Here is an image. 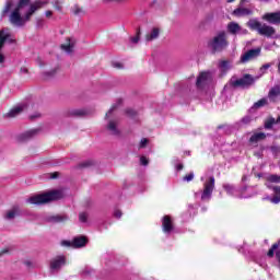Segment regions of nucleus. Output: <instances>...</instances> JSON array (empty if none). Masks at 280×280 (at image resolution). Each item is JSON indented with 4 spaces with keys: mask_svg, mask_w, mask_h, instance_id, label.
Masks as SVG:
<instances>
[{
    "mask_svg": "<svg viewBox=\"0 0 280 280\" xmlns=\"http://www.w3.org/2000/svg\"><path fill=\"white\" fill-rule=\"evenodd\" d=\"M47 5V1L36 0H18L16 2L9 0L5 2L1 16L9 14V23L14 27H24L32 21V16Z\"/></svg>",
    "mask_w": 280,
    "mask_h": 280,
    "instance_id": "obj_1",
    "label": "nucleus"
},
{
    "mask_svg": "<svg viewBox=\"0 0 280 280\" xmlns=\"http://www.w3.org/2000/svg\"><path fill=\"white\" fill-rule=\"evenodd\" d=\"M62 198H65V192H62V190H50L43 194L34 195L26 199V202L28 205H48V202L62 200Z\"/></svg>",
    "mask_w": 280,
    "mask_h": 280,
    "instance_id": "obj_2",
    "label": "nucleus"
},
{
    "mask_svg": "<svg viewBox=\"0 0 280 280\" xmlns=\"http://www.w3.org/2000/svg\"><path fill=\"white\" fill-rule=\"evenodd\" d=\"M115 110H117V105H113L105 115L107 121L105 128L112 137H121V130L119 129V120L115 118Z\"/></svg>",
    "mask_w": 280,
    "mask_h": 280,
    "instance_id": "obj_3",
    "label": "nucleus"
},
{
    "mask_svg": "<svg viewBox=\"0 0 280 280\" xmlns=\"http://www.w3.org/2000/svg\"><path fill=\"white\" fill-rule=\"evenodd\" d=\"M258 178H264L266 180L265 185L268 187V189H273V192L276 196L273 198L267 197L264 198V200H270L273 205H279L280 202V186H272V183H280V176L279 175H256Z\"/></svg>",
    "mask_w": 280,
    "mask_h": 280,
    "instance_id": "obj_4",
    "label": "nucleus"
},
{
    "mask_svg": "<svg viewBox=\"0 0 280 280\" xmlns=\"http://www.w3.org/2000/svg\"><path fill=\"white\" fill-rule=\"evenodd\" d=\"M208 47L209 49H211V51H213V54L226 49V47H229V42H226V33L221 32L212 39H210L208 43Z\"/></svg>",
    "mask_w": 280,
    "mask_h": 280,
    "instance_id": "obj_5",
    "label": "nucleus"
},
{
    "mask_svg": "<svg viewBox=\"0 0 280 280\" xmlns=\"http://www.w3.org/2000/svg\"><path fill=\"white\" fill-rule=\"evenodd\" d=\"M215 189V177L211 176L203 183V190L201 192V200L209 201Z\"/></svg>",
    "mask_w": 280,
    "mask_h": 280,
    "instance_id": "obj_6",
    "label": "nucleus"
},
{
    "mask_svg": "<svg viewBox=\"0 0 280 280\" xmlns=\"http://www.w3.org/2000/svg\"><path fill=\"white\" fill-rule=\"evenodd\" d=\"M255 78H253L250 74H245L241 79H232L231 84L232 86H241L242 89H247V86H252V84H255Z\"/></svg>",
    "mask_w": 280,
    "mask_h": 280,
    "instance_id": "obj_7",
    "label": "nucleus"
},
{
    "mask_svg": "<svg viewBox=\"0 0 280 280\" xmlns=\"http://www.w3.org/2000/svg\"><path fill=\"white\" fill-rule=\"evenodd\" d=\"M5 40L12 43V35L10 34V28H3L0 31V51L3 49V45H5ZM5 61V57L0 52V65Z\"/></svg>",
    "mask_w": 280,
    "mask_h": 280,
    "instance_id": "obj_8",
    "label": "nucleus"
},
{
    "mask_svg": "<svg viewBox=\"0 0 280 280\" xmlns=\"http://www.w3.org/2000/svg\"><path fill=\"white\" fill-rule=\"evenodd\" d=\"M211 72H201L197 78L196 86L197 89H206L211 84Z\"/></svg>",
    "mask_w": 280,
    "mask_h": 280,
    "instance_id": "obj_9",
    "label": "nucleus"
},
{
    "mask_svg": "<svg viewBox=\"0 0 280 280\" xmlns=\"http://www.w3.org/2000/svg\"><path fill=\"white\" fill-rule=\"evenodd\" d=\"M228 32L232 34L233 36H245V34H248V30L242 28L237 22H230L228 24Z\"/></svg>",
    "mask_w": 280,
    "mask_h": 280,
    "instance_id": "obj_10",
    "label": "nucleus"
},
{
    "mask_svg": "<svg viewBox=\"0 0 280 280\" xmlns=\"http://www.w3.org/2000/svg\"><path fill=\"white\" fill-rule=\"evenodd\" d=\"M63 266H67V257L65 256H57L50 261L51 272H58V270H60V268H62Z\"/></svg>",
    "mask_w": 280,
    "mask_h": 280,
    "instance_id": "obj_11",
    "label": "nucleus"
},
{
    "mask_svg": "<svg viewBox=\"0 0 280 280\" xmlns=\"http://www.w3.org/2000/svg\"><path fill=\"white\" fill-rule=\"evenodd\" d=\"M262 20L267 21V23H270L271 25H280V11L265 13L262 15Z\"/></svg>",
    "mask_w": 280,
    "mask_h": 280,
    "instance_id": "obj_12",
    "label": "nucleus"
},
{
    "mask_svg": "<svg viewBox=\"0 0 280 280\" xmlns=\"http://www.w3.org/2000/svg\"><path fill=\"white\" fill-rule=\"evenodd\" d=\"M258 34H260V36H266L267 38H275V34H277V31L275 30V27L268 24H262L258 31Z\"/></svg>",
    "mask_w": 280,
    "mask_h": 280,
    "instance_id": "obj_13",
    "label": "nucleus"
},
{
    "mask_svg": "<svg viewBox=\"0 0 280 280\" xmlns=\"http://www.w3.org/2000/svg\"><path fill=\"white\" fill-rule=\"evenodd\" d=\"M260 54L261 49L259 48L250 49L241 57V62H250V60H255V58L259 57Z\"/></svg>",
    "mask_w": 280,
    "mask_h": 280,
    "instance_id": "obj_14",
    "label": "nucleus"
},
{
    "mask_svg": "<svg viewBox=\"0 0 280 280\" xmlns=\"http://www.w3.org/2000/svg\"><path fill=\"white\" fill-rule=\"evenodd\" d=\"M67 117H89L91 110L84 108H72L66 113Z\"/></svg>",
    "mask_w": 280,
    "mask_h": 280,
    "instance_id": "obj_15",
    "label": "nucleus"
},
{
    "mask_svg": "<svg viewBox=\"0 0 280 280\" xmlns=\"http://www.w3.org/2000/svg\"><path fill=\"white\" fill-rule=\"evenodd\" d=\"M162 229L165 235H170L172 231H174V223L172 222V218L170 215H164L162 220Z\"/></svg>",
    "mask_w": 280,
    "mask_h": 280,
    "instance_id": "obj_16",
    "label": "nucleus"
},
{
    "mask_svg": "<svg viewBox=\"0 0 280 280\" xmlns=\"http://www.w3.org/2000/svg\"><path fill=\"white\" fill-rule=\"evenodd\" d=\"M75 38L68 37L66 42L61 45L62 51H66V54H73V50L75 49Z\"/></svg>",
    "mask_w": 280,
    "mask_h": 280,
    "instance_id": "obj_17",
    "label": "nucleus"
},
{
    "mask_svg": "<svg viewBox=\"0 0 280 280\" xmlns=\"http://www.w3.org/2000/svg\"><path fill=\"white\" fill-rule=\"evenodd\" d=\"M233 16H237L238 19L242 16H250L253 14V10L244 7H238L233 11Z\"/></svg>",
    "mask_w": 280,
    "mask_h": 280,
    "instance_id": "obj_18",
    "label": "nucleus"
},
{
    "mask_svg": "<svg viewBox=\"0 0 280 280\" xmlns=\"http://www.w3.org/2000/svg\"><path fill=\"white\" fill-rule=\"evenodd\" d=\"M68 220H69V215L67 214H55V215L48 217V222H52L54 224L67 222Z\"/></svg>",
    "mask_w": 280,
    "mask_h": 280,
    "instance_id": "obj_19",
    "label": "nucleus"
},
{
    "mask_svg": "<svg viewBox=\"0 0 280 280\" xmlns=\"http://www.w3.org/2000/svg\"><path fill=\"white\" fill-rule=\"evenodd\" d=\"M86 237L78 236L72 241V248H84L86 246Z\"/></svg>",
    "mask_w": 280,
    "mask_h": 280,
    "instance_id": "obj_20",
    "label": "nucleus"
},
{
    "mask_svg": "<svg viewBox=\"0 0 280 280\" xmlns=\"http://www.w3.org/2000/svg\"><path fill=\"white\" fill-rule=\"evenodd\" d=\"M25 108H27L25 104L18 105L14 108H12L7 115L8 117H16L18 115H21V113H23Z\"/></svg>",
    "mask_w": 280,
    "mask_h": 280,
    "instance_id": "obj_21",
    "label": "nucleus"
},
{
    "mask_svg": "<svg viewBox=\"0 0 280 280\" xmlns=\"http://www.w3.org/2000/svg\"><path fill=\"white\" fill-rule=\"evenodd\" d=\"M161 34V30L159 27H153L149 34L145 35V40L148 43L152 40H156L159 38V35Z\"/></svg>",
    "mask_w": 280,
    "mask_h": 280,
    "instance_id": "obj_22",
    "label": "nucleus"
},
{
    "mask_svg": "<svg viewBox=\"0 0 280 280\" xmlns=\"http://www.w3.org/2000/svg\"><path fill=\"white\" fill-rule=\"evenodd\" d=\"M16 215H21V210L19 207H13L11 210L7 211L4 218L5 220H14Z\"/></svg>",
    "mask_w": 280,
    "mask_h": 280,
    "instance_id": "obj_23",
    "label": "nucleus"
},
{
    "mask_svg": "<svg viewBox=\"0 0 280 280\" xmlns=\"http://www.w3.org/2000/svg\"><path fill=\"white\" fill-rule=\"evenodd\" d=\"M223 189L228 196H237V188L232 184H223Z\"/></svg>",
    "mask_w": 280,
    "mask_h": 280,
    "instance_id": "obj_24",
    "label": "nucleus"
},
{
    "mask_svg": "<svg viewBox=\"0 0 280 280\" xmlns=\"http://www.w3.org/2000/svg\"><path fill=\"white\" fill-rule=\"evenodd\" d=\"M268 97L271 102H277V97H280V88L276 86L269 91Z\"/></svg>",
    "mask_w": 280,
    "mask_h": 280,
    "instance_id": "obj_25",
    "label": "nucleus"
},
{
    "mask_svg": "<svg viewBox=\"0 0 280 280\" xmlns=\"http://www.w3.org/2000/svg\"><path fill=\"white\" fill-rule=\"evenodd\" d=\"M264 139H266V133H264V132H257V133H254V135L249 138V142H250V143H259V141H264Z\"/></svg>",
    "mask_w": 280,
    "mask_h": 280,
    "instance_id": "obj_26",
    "label": "nucleus"
},
{
    "mask_svg": "<svg viewBox=\"0 0 280 280\" xmlns=\"http://www.w3.org/2000/svg\"><path fill=\"white\" fill-rule=\"evenodd\" d=\"M247 25L250 30H255L256 32H259V30H261V22L257 21V20H249L247 22Z\"/></svg>",
    "mask_w": 280,
    "mask_h": 280,
    "instance_id": "obj_27",
    "label": "nucleus"
},
{
    "mask_svg": "<svg viewBox=\"0 0 280 280\" xmlns=\"http://www.w3.org/2000/svg\"><path fill=\"white\" fill-rule=\"evenodd\" d=\"M255 194H257V192L254 191L253 187L243 188L241 198H250V197L255 196Z\"/></svg>",
    "mask_w": 280,
    "mask_h": 280,
    "instance_id": "obj_28",
    "label": "nucleus"
},
{
    "mask_svg": "<svg viewBox=\"0 0 280 280\" xmlns=\"http://www.w3.org/2000/svg\"><path fill=\"white\" fill-rule=\"evenodd\" d=\"M280 122V116L275 119V118H268L266 121H265V128L267 130H270V128H272V126H275V124H279Z\"/></svg>",
    "mask_w": 280,
    "mask_h": 280,
    "instance_id": "obj_29",
    "label": "nucleus"
},
{
    "mask_svg": "<svg viewBox=\"0 0 280 280\" xmlns=\"http://www.w3.org/2000/svg\"><path fill=\"white\" fill-rule=\"evenodd\" d=\"M232 67L233 66L231 65V61L223 60V61L220 62V69L223 72L229 71L230 69H232Z\"/></svg>",
    "mask_w": 280,
    "mask_h": 280,
    "instance_id": "obj_30",
    "label": "nucleus"
},
{
    "mask_svg": "<svg viewBox=\"0 0 280 280\" xmlns=\"http://www.w3.org/2000/svg\"><path fill=\"white\" fill-rule=\"evenodd\" d=\"M73 14H75V16H84V14H86V11H84L81 7L79 5H74L72 9Z\"/></svg>",
    "mask_w": 280,
    "mask_h": 280,
    "instance_id": "obj_31",
    "label": "nucleus"
},
{
    "mask_svg": "<svg viewBox=\"0 0 280 280\" xmlns=\"http://www.w3.org/2000/svg\"><path fill=\"white\" fill-rule=\"evenodd\" d=\"M36 132H38V129H31L22 135V139H32V137H34Z\"/></svg>",
    "mask_w": 280,
    "mask_h": 280,
    "instance_id": "obj_32",
    "label": "nucleus"
},
{
    "mask_svg": "<svg viewBox=\"0 0 280 280\" xmlns=\"http://www.w3.org/2000/svg\"><path fill=\"white\" fill-rule=\"evenodd\" d=\"M253 121V118L250 116H245L243 117L240 121L238 125L240 126H248V124H250Z\"/></svg>",
    "mask_w": 280,
    "mask_h": 280,
    "instance_id": "obj_33",
    "label": "nucleus"
},
{
    "mask_svg": "<svg viewBox=\"0 0 280 280\" xmlns=\"http://www.w3.org/2000/svg\"><path fill=\"white\" fill-rule=\"evenodd\" d=\"M266 104H268V100L261 98L254 104V108H261V106H266Z\"/></svg>",
    "mask_w": 280,
    "mask_h": 280,
    "instance_id": "obj_34",
    "label": "nucleus"
},
{
    "mask_svg": "<svg viewBox=\"0 0 280 280\" xmlns=\"http://www.w3.org/2000/svg\"><path fill=\"white\" fill-rule=\"evenodd\" d=\"M277 248H279V243H275L271 248L269 249V252L267 253L268 257H275V250H277Z\"/></svg>",
    "mask_w": 280,
    "mask_h": 280,
    "instance_id": "obj_35",
    "label": "nucleus"
},
{
    "mask_svg": "<svg viewBox=\"0 0 280 280\" xmlns=\"http://www.w3.org/2000/svg\"><path fill=\"white\" fill-rule=\"evenodd\" d=\"M52 5H54L55 9L58 10V12H60L62 10V1H60V0H55L52 2Z\"/></svg>",
    "mask_w": 280,
    "mask_h": 280,
    "instance_id": "obj_36",
    "label": "nucleus"
},
{
    "mask_svg": "<svg viewBox=\"0 0 280 280\" xmlns=\"http://www.w3.org/2000/svg\"><path fill=\"white\" fill-rule=\"evenodd\" d=\"M148 143H150V140H148L147 138H142V139L140 140L139 148H140V149L147 148V147H148Z\"/></svg>",
    "mask_w": 280,
    "mask_h": 280,
    "instance_id": "obj_37",
    "label": "nucleus"
},
{
    "mask_svg": "<svg viewBox=\"0 0 280 280\" xmlns=\"http://www.w3.org/2000/svg\"><path fill=\"white\" fill-rule=\"evenodd\" d=\"M82 275L84 277H89L90 275H93V269L85 267L84 270L82 271Z\"/></svg>",
    "mask_w": 280,
    "mask_h": 280,
    "instance_id": "obj_38",
    "label": "nucleus"
},
{
    "mask_svg": "<svg viewBox=\"0 0 280 280\" xmlns=\"http://www.w3.org/2000/svg\"><path fill=\"white\" fill-rule=\"evenodd\" d=\"M88 218H89V215L85 212H81L79 214L80 222H86Z\"/></svg>",
    "mask_w": 280,
    "mask_h": 280,
    "instance_id": "obj_39",
    "label": "nucleus"
},
{
    "mask_svg": "<svg viewBox=\"0 0 280 280\" xmlns=\"http://www.w3.org/2000/svg\"><path fill=\"white\" fill-rule=\"evenodd\" d=\"M140 36H141V31H138L137 36L131 38V43H135V44L139 43Z\"/></svg>",
    "mask_w": 280,
    "mask_h": 280,
    "instance_id": "obj_40",
    "label": "nucleus"
},
{
    "mask_svg": "<svg viewBox=\"0 0 280 280\" xmlns=\"http://www.w3.org/2000/svg\"><path fill=\"white\" fill-rule=\"evenodd\" d=\"M61 246H66V247H71V248H73V241L72 242H70V241H62L61 242Z\"/></svg>",
    "mask_w": 280,
    "mask_h": 280,
    "instance_id": "obj_41",
    "label": "nucleus"
},
{
    "mask_svg": "<svg viewBox=\"0 0 280 280\" xmlns=\"http://www.w3.org/2000/svg\"><path fill=\"white\" fill-rule=\"evenodd\" d=\"M140 163H141V165H148L149 163H150V161L148 160V158H145V156H141L140 158Z\"/></svg>",
    "mask_w": 280,
    "mask_h": 280,
    "instance_id": "obj_42",
    "label": "nucleus"
},
{
    "mask_svg": "<svg viewBox=\"0 0 280 280\" xmlns=\"http://www.w3.org/2000/svg\"><path fill=\"white\" fill-rule=\"evenodd\" d=\"M184 180L187 183H190V180H194V173H190L184 177Z\"/></svg>",
    "mask_w": 280,
    "mask_h": 280,
    "instance_id": "obj_43",
    "label": "nucleus"
},
{
    "mask_svg": "<svg viewBox=\"0 0 280 280\" xmlns=\"http://www.w3.org/2000/svg\"><path fill=\"white\" fill-rule=\"evenodd\" d=\"M114 69H124V65L121 62H113Z\"/></svg>",
    "mask_w": 280,
    "mask_h": 280,
    "instance_id": "obj_44",
    "label": "nucleus"
},
{
    "mask_svg": "<svg viewBox=\"0 0 280 280\" xmlns=\"http://www.w3.org/2000/svg\"><path fill=\"white\" fill-rule=\"evenodd\" d=\"M269 67H272V65H271V63H265V65L260 68V71H261L262 73H266V71H267V69H268Z\"/></svg>",
    "mask_w": 280,
    "mask_h": 280,
    "instance_id": "obj_45",
    "label": "nucleus"
},
{
    "mask_svg": "<svg viewBox=\"0 0 280 280\" xmlns=\"http://www.w3.org/2000/svg\"><path fill=\"white\" fill-rule=\"evenodd\" d=\"M126 115L128 116V117H135V115H136V112L133 110V109H126Z\"/></svg>",
    "mask_w": 280,
    "mask_h": 280,
    "instance_id": "obj_46",
    "label": "nucleus"
},
{
    "mask_svg": "<svg viewBox=\"0 0 280 280\" xmlns=\"http://www.w3.org/2000/svg\"><path fill=\"white\" fill-rule=\"evenodd\" d=\"M114 217H116L119 220V218H121V210H115Z\"/></svg>",
    "mask_w": 280,
    "mask_h": 280,
    "instance_id": "obj_47",
    "label": "nucleus"
},
{
    "mask_svg": "<svg viewBox=\"0 0 280 280\" xmlns=\"http://www.w3.org/2000/svg\"><path fill=\"white\" fill-rule=\"evenodd\" d=\"M45 14L49 19L51 16V14H54V13L51 11H46Z\"/></svg>",
    "mask_w": 280,
    "mask_h": 280,
    "instance_id": "obj_48",
    "label": "nucleus"
},
{
    "mask_svg": "<svg viewBox=\"0 0 280 280\" xmlns=\"http://www.w3.org/2000/svg\"><path fill=\"white\" fill-rule=\"evenodd\" d=\"M176 170H177L178 172H180V170H183V164H178V165L176 166Z\"/></svg>",
    "mask_w": 280,
    "mask_h": 280,
    "instance_id": "obj_49",
    "label": "nucleus"
},
{
    "mask_svg": "<svg viewBox=\"0 0 280 280\" xmlns=\"http://www.w3.org/2000/svg\"><path fill=\"white\" fill-rule=\"evenodd\" d=\"M249 0H241L240 5H244V3H248Z\"/></svg>",
    "mask_w": 280,
    "mask_h": 280,
    "instance_id": "obj_50",
    "label": "nucleus"
},
{
    "mask_svg": "<svg viewBox=\"0 0 280 280\" xmlns=\"http://www.w3.org/2000/svg\"><path fill=\"white\" fill-rule=\"evenodd\" d=\"M21 73H27V68H21Z\"/></svg>",
    "mask_w": 280,
    "mask_h": 280,
    "instance_id": "obj_51",
    "label": "nucleus"
},
{
    "mask_svg": "<svg viewBox=\"0 0 280 280\" xmlns=\"http://www.w3.org/2000/svg\"><path fill=\"white\" fill-rule=\"evenodd\" d=\"M36 117H40V114H37L35 116H31V119H36Z\"/></svg>",
    "mask_w": 280,
    "mask_h": 280,
    "instance_id": "obj_52",
    "label": "nucleus"
},
{
    "mask_svg": "<svg viewBox=\"0 0 280 280\" xmlns=\"http://www.w3.org/2000/svg\"><path fill=\"white\" fill-rule=\"evenodd\" d=\"M235 0H228V3H233Z\"/></svg>",
    "mask_w": 280,
    "mask_h": 280,
    "instance_id": "obj_53",
    "label": "nucleus"
},
{
    "mask_svg": "<svg viewBox=\"0 0 280 280\" xmlns=\"http://www.w3.org/2000/svg\"><path fill=\"white\" fill-rule=\"evenodd\" d=\"M278 71H279V73H280V62H279V65H278Z\"/></svg>",
    "mask_w": 280,
    "mask_h": 280,
    "instance_id": "obj_54",
    "label": "nucleus"
},
{
    "mask_svg": "<svg viewBox=\"0 0 280 280\" xmlns=\"http://www.w3.org/2000/svg\"><path fill=\"white\" fill-rule=\"evenodd\" d=\"M3 253H8V249H4Z\"/></svg>",
    "mask_w": 280,
    "mask_h": 280,
    "instance_id": "obj_55",
    "label": "nucleus"
}]
</instances>
